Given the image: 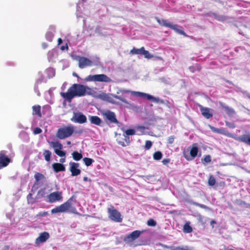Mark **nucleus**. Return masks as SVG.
<instances>
[{
	"mask_svg": "<svg viewBox=\"0 0 250 250\" xmlns=\"http://www.w3.org/2000/svg\"><path fill=\"white\" fill-rule=\"evenodd\" d=\"M86 80L88 81L110 83L112 80L105 74H96L89 75Z\"/></svg>",
	"mask_w": 250,
	"mask_h": 250,
	"instance_id": "nucleus-5",
	"label": "nucleus"
},
{
	"mask_svg": "<svg viewBox=\"0 0 250 250\" xmlns=\"http://www.w3.org/2000/svg\"><path fill=\"white\" fill-rule=\"evenodd\" d=\"M104 117L108 120L111 123L118 124V121L116 117L115 114L110 110L106 111L103 114Z\"/></svg>",
	"mask_w": 250,
	"mask_h": 250,
	"instance_id": "nucleus-17",
	"label": "nucleus"
},
{
	"mask_svg": "<svg viewBox=\"0 0 250 250\" xmlns=\"http://www.w3.org/2000/svg\"><path fill=\"white\" fill-rule=\"evenodd\" d=\"M216 222L215 220H212L211 222H210V225L212 226V228H213V225L216 224Z\"/></svg>",
	"mask_w": 250,
	"mask_h": 250,
	"instance_id": "nucleus-57",
	"label": "nucleus"
},
{
	"mask_svg": "<svg viewBox=\"0 0 250 250\" xmlns=\"http://www.w3.org/2000/svg\"><path fill=\"white\" fill-rule=\"evenodd\" d=\"M31 196H32V194H31V193H30L29 194H28V196H27V199H28L29 197V196H30V197H31Z\"/></svg>",
	"mask_w": 250,
	"mask_h": 250,
	"instance_id": "nucleus-63",
	"label": "nucleus"
},
{
	"mask_svg": "<svg viewBox=\"0 0 250 250\" xmlns=\"http://www.w3.org/2000/svg\"><path fill=\"white\" fill-rule=\"evenodd\" d=\"M52 167L54 171L56 173L61 171H64L65 170L64 166L63 164L59 163H55L53 164Z\"/></svg>",
	"mask_w": 250,
	"mask_h": 250,
	"instance_id": "nucleus-22",
	"label": "nucleus"
},
{
	"mask_svg": "<svg viewBox=\"0 0 250 250\" xmlns=\"http://www.w3.org/2000/svg\"><path fill=\"white\" fill-rule=\"evenodd\" d=\"M34 178L36 183H38L40 180L45 179V176L40 172H36L34 175Z\"/></svg>",
	"mask_w": 250,
	"mask_h": 250,
	"instance_id": "nucleus-30",
	"label": "nucleus"
},
{
	"mask_svg": "<svg viewBox=\"0 0 250 250\" xmlns=\"http://www.w3.org/2000/svg\"><path fill=\"white\" fill-rule=\"evenodd\" d=\"M70 168L69 170L71 172V175L72 176H76L80 174L81 170L78 168L79 167V164L75 162H70Z\"/></svg>",
	"mask_w": 250,
	"mask_h": 250,
	"instance_id": "nucleus-16",
	"label": "nucleus"
},
{
	"mask_svg": "<svg viewBox=\"0 0 250 250\" xmlns=\"http://www.w3.org/2000/svg\"><path fill=\"white\" fill-rule=\"evenodd\" d=\"M124 139L123 140H124L125 142L126 143V146H128L130 143L129 137H128L127 135H124Z\"/></svg>",
	"mask_w": 250,
	"mask_h": 250,
	"instance_id": "nucleus-48",
	"label": "nucleus"
},
{
	"mask_svg": "<svg viewBox=\"0 0 250 250\" xmlns=\"http://www.w3.org/2000/svg\"><path fill=\"white\" fill-rule=\"evenodd\" d=\"M147 225L148 226L154 227L156 225V222L153 219H149L147 221Z\"/></svg>",
	"mask_w": 250,
	"mask_h": 250,
	"instance_id": "nucleus-40",
	"label": "nucleus"
},
{
	"mask_svg": "<svg viewBox=\"0 0 250 250\" xmlns=\"http://www.w3.org/2000/svg\"><path fill=\"white\" fill-rule=\"evenodd\" d=\"M94 90L87 85L74 83L69 87L66 92H61V97L66 102H71L75 97H81L85 95H93Z\"/></svg>",
	"mask_w": 250,
	"mask_h": 250,
	"instance_id": "nucleus-1",
	"label": "nucleus"
},
{
	"mask_svg": "<svg viewBox=\"0 0 250 250\" xmlns=\"http://www.w3.org/2000/svg\"><path fill=\"white\" fill-rule=\"evenodd\" d=\"M65 159L64 158H61L60 160V162L61 163H62L65 162Z\"/></svg>",
	"mask_w": 250,
	"mask_h": 250,
	"instance_id": "nucleus-58",
	"label": "nucleus"
},
{
	"mask_svg": "<svg viewBox=\"0 0 250 250\" xmlns=\"http://www.w3.org/2000/svg\"><path fill=\"white\" fill-rule=\"evenodd\" d=\"M202 115L207 119H209L213 117V110L208 107H204L200 104H197Z\"/></svg>",
	"mask_w": 250,
	"mask_h": 250,
	"instance_id": "nucleus-11",
	"label": "nucleus"
},
{
	"mask_svg": "<svg viewBox=\"0 0 250 250\" xmlns=\"http://www.w3.org/2000/svg\"><path fill=\"white\" fill-rule=\"evenodd\" d=\"M152 142L150 141H146L145 143V148L146 149H149L152 146Z\"/></svg>",
	"mask_w": 250,
	"mask_h": 250,
	"instance_id": "nucleus-42",
	"label": "nucleus"
},
{
	"mask_svg": "<svg viewBox=\"0 0 250 250\" xmlns=\"http://www.w3.org/2000/svg\"><path fill=\"white\" fill-rule=\"evenodd\" d=\"M42 130L39 127L35 128L34 129V131H33V133L35 135L39 134L42 133Z\"/></svg>",
	"mask_w": 250,
	"mask_h": 250,
	"instance_id": "nucleus-45",
	"label": "nucleus"
},
{
	"mask_svg": "<svg viewBox=\"0 0 250 250\" xmlns=\"http://www.w3.org/2000/svg\"><path fill=\"white\" fill-rule=\"evenodd\" d=\"M142 55H144L146 59H151L153 57V56L150 55L148 51L146 50L145 48L143 51Z\"/></svg>",
	"mask_w": 250,
	"mask_h": 250,
	"instance_id": "nucleus-38",
	"label": "nucleus"
},
{
	"mask_svg": "<svg viewBox=\"0 0 250 250\" xmlns=\"http://www.w3.org/2000/svg\"><path fill=\"white\" fill-rule=\"evenodd\" d=\"M112 95L114 98L120 100L124 103L128 104L127 100L125 99L124 98H123L120 96H118V95Z\"/></svg>",
	"mask_w": 250,
	"mask_h": 250,
	"instance_id": "nucleus-37",
	"label": "nucleus"
},
{
	"mask_svg": "<svg viewBox=\"0 0 250 250\" xmlns=\"http://www.w3.org/2000/svg\"><path fill=\"white\" fill-rule=\"evenodd\" d=\"M197 219L202 225H204L207 222L206 219L200 214L197 215Z\"/></svg>",
	"mask_w": 250,
	"mask_h": 250,
	"instance_id": "nucleus-32",
	"label": "nucleus"
},
{
	"mask_svg": "<svg viewBox=\"0 0 250 250\" xmlns=\"http://www.w3.org/2000/svg\"><path fill=\"white\" fill-rule=\"evenodd\" d=\"M148 100H151L153 102L156 103H161V104H164V100L160 99L158 97H154L150 95H149V96H148Z\"/></svg>",
	"mask_w": 250,
	"mask_h": 250,
	"instance_id": "nucleus-26",
	"label": "nucleus"
},
{
	"mask_svg": "<svg viewBox=\"0 0 250 250\" xmlns=\"http://www.w3.org/2000/svg\"><path fill=\"white\" fill-rule=\"evenodd\" d=\"M32 115H37L39 117H42L41 106L39 105H35L32 106Z\"/></svg>",
	"mask_w": 250,
	"mask_h": 250,
	"instance_id": "nucleus-24",
	"label": "nucleus"
},
{
	"mask_svg": "<svg viewBox=\"0 0 250 250\" xmlns=\"http://www.w3.org/2000/svg\"><path fill=\"white\" fill-rule=\"evenodd\" d=\"M72 156L73 159L77 161L80 160L83 158L82 154L77 151L73 152Z\"/></svg>",
	"mask_w": 250,
	"mask_h": 250,
	"instance_id": "nucleus-28",
	"label": "nucleus"
},
{
	"mask_svg": "<svg viewBox=\"0 0 250 250\" xmlns=\"http://www.w3.org/2000/svg\"><path fill=\"white\" fill-rule=\"evenodd\" d=\"M68 48V47L67 44H66L65 46L62 45V46L61 47V49L62 50H64L65 49H67Z\"/></svg>",
	"mask_w": 250,
	"mask_h": 250,
	"instance_id": "nucleus-53",
	"label": "nucleus"
},
{
	"mask_svg": "<svg viewBox=\"0 0 250 250\" xmlns=\"http://www.w3.org/2000/svg\"><path fill=\"white\" fill-rule=\"evenodd\" d=\"M144 48V47H142L140 49H137L135 47H133V49L130 50V53L132 55H134V54L142 55V53H143Z\"/></svg>",
	"mask_w": 250,
	"mask_h": 250,
	"instance_id": "nucleus-27",
	"label": "nucleus"
},
{
	"mask_svg": "<svg viewBox=\"0 0 250 250\" xmlns=\"http://www.w3.org/2000/svg\"><path fill=\"white\" fill-rule=\"evenodd\" d=\"M245 95V97L246 98H248V99H250V93H247L246 92L243 93Z\"/></svg>",
	"mask_w": 250,
	"mask_h": 250,
	"instance_id": "nucleus-52",
	"label": "nucleus"
},
{
	"mask_svg": "<svg viewBox=\"0 0 250 250\" xmlns=\"http://www.w3.org/2000/svg\"><path fill=\"white\" fill-rule=\"evenodd\" d=\"M236 140L250 146V134L240 135Z\"/></svg>",
	"mask_w": 250,
	"mask_h": 250,
	"instance_id": "nucleus-21",
	"label": "nucleus"
},
{
	"mask_svg": "<svg viewBox=\"0 0 250 250\" xmlns=\"http://www.w3.org/2000/svg\"><path fill=\"white\" fill-rule=\"evenodd\" d=\"M71 121L76 123L83 124L86 122V116L81 112H74Z\"/></svg>",
	"mask_w": 250,
	"mask_h": 250,
	"instance_id": "nucleus-9",
	"label": "nucleus"
},
{
	"mask_svg": "<svg viewBox=\"0 0 250 250\" xmlns=\"http://www.w3.org/2000/svg\"><path fill=\"white\" fill-rule=\"evenodd\" d=\"M11 162V159L5 155V151L0 152V169L6 167Z\"/></svg>",
	"mask_w": 250,
	"mask_h": 250,
	"instance_id": "nucleus-13",
	"label": "nucleus"
},
{
	"mask_svg": "<svg viewBox=\"0 0 250 250\" xmlns=\"http://www.w3.org/2000/svg\"><path fill=\"white\" fill-rule=\"evenodd\" d=\"M175 138V137L173 135L169 136L167 139V143L169 144H173L174 143Z\"/></svg>",
	"mask_w": 250,
	"mask_h": 250,
	"instance_id": "nucleus-44",
	"label": "nucleus"
},
{
	"mask_svg": "<svg viewBox=\"0 0 250 250\" xmlns=\"http://www.w3.org/2000/svg\"><path fill=\"white\" fill-rule=\"evenodd\" d=\"M83 180H84V181H87V177H83Z\"/></svg>",
	"mask_w": 250,
	"mask_h": 250,
	"instance_id": "nucleus-60",
	"label": "nucleus"
},
{
	"mask_svg": "<svg viewBox=\"0 0 250 250\" xmlns=\"http://www.w3.org/2000/svg\"><path fill=\"white\" fill-rule=\"evenodd\" d=\"M9 246H5L1 250H9Z\"/></svg>",
	"mask_w": 250,
	"mask_h": 250,
	"instance_id": "nucleus-55",
	"label": "nucleus"
},
{
	"mask_svg": "<svg viewBox=\"0 0 250 250\" xmlns=\"http://www.w3.org/2000/svg\"><path fill=\"white\" fill-rule=\"evenodd\" d=\"M197 146L198 145L196 143L192 145V146L190 150V156L186 151L184 150L183 151V156L187 160L191 161L197 156L198 152V148Z\"/></svg>",
	"mask_w": 250,
	"mask_h": 250,
	"instance_id": "nucleus-8",
	"label": "nucleus"
},
{
	"mask_svg": "<svg viewBox=\"0 0 250 250\" xmlns=\"http://www.w3.org/2000/svg\"><path fill=\"white\" fill-rule=\"evenodd\" d=\"M170 161V159H169V158H166V159H164L162 162L163 163V165H167L168 163H169Z\"/></svg>",
	"mask_w": 250,
	"mask_h": 250,
	"instance_id": "nucleus-49",
	"label": "nucleus"
},
{
	"mask_svg": "<svg viewBox=\"0 0 250 250\" xmlns=\"http://www.w3.org/2000/svg\"><path fill=\"white\" fill-rule=\"evenodd\" d=\"M89 120L92 124L97 125H101L102 120L97 116H89Z\"/></svg>",
	"mask_w": 250,
	"mask_h": 250,
	"instance_id": "nucleus-23",
	"label": "nucleus"
},
{
	"mask_svg": "<svg viewBox=\"0 0 250 250\" xmlns=\"http://www.w3.org/2000/svg\"><path fill=\"white\" fill-rule=\"evenodd\" d=\"M219 104L221 107L224 110L226 113L229 116H232L235 113V111L233 108L226 105L222 102H219Z\"/></svg>",
	"mask_w": 250,
	"mask_h": 250,
	"instance_id": "nucleus-20",
	"label": "nucleus"
},
{
	"mask_svg": "<svg viewBox=\"0 0 250 250\" xmlns=\"http://www.w3.org/2000/svg\"><path fill=\"white\" fill-rule=\"evenodd\" d=\"M206 163H208L211 162V157L210 155H206L203 160Z\"/></svg>",
	"mask_w": 250,
	"mask_h": 250,
	"instance_id": "nucleus-43",
	"label": "nucleus"
},
{
	"mask_svg": "<svg viewBox=\"0 0 250 250\" xmlns=\"http://www.w3.org/2000/svg\"><path fill=\"white\" fill-rule=\"evenodd\" d=\"M66 144H67V145H70L71 144V142L70 141H67Z\"/></svg>",
	"mask_w": 250,
	"mask_h": 250,
	"instance_id": "nucleus-61",
	"label": "nucleus"
},
{
	"mask_svg": "<svg viewBox=\"0 0 250 250\" xmlns=\"http://www.w3.org/2000/svg\"><path fill=\"white\" fill-rule=\"evenodd\" d=\"M76 59L79 62V67L82 69L93 64L92 61L84 57L77 56Z\"/></svg>",
	"mask_w": 250,
	"mask_h": 250,
	"instance_id": "nucleus-10",
	"label": "nucleus"
},
{
	"mask_svg": "<svg viewBox=\"0 0 250 250\" xmlns=\"http://www.w3.org/2000/svg\"><path fill=\"white\" fill-rule=\"evenodd\" d=\"M74 133L75 126L70 124L59 128L56 133V136L60 140H64L71 137Z\"/></svg>",
	"mask_w": 250,
	"mask_h": 250,
	"instance_id": "nucleus-3",
	"label": "nucleus"
},
{
	"mask_svg": "<svg viewBox=\"0 0 250 250\" xmlns=\"http://www.w3.org/2000/svg\"><path fill=\"white\" fill-rule=\"evenodd\" d=\"M107 211L109 214V218L111 220L119 223L122 221L121 213L113 206H111L108 208Z\"/></svg>",
	"mask_w": 250,
	"mask_h": 250,
	"instance_id": "nucleus-6",
	"label": "nucleus"
},
{
	"mask_svg": "<svg viewBox=\"0 0 250 250\" xmlns=\"http://www.w3.org/2000/svg\"><path fill=\"white\" fill-rule=\"evenodd\" d=\"M83 161L84 163V164L87 167L90 166L94 162L93 159H92L91 158H87V157L84 158L83 159Z\"/></svg>",
	"mask_w": 250,
	"mask_h": 250,
	"instance_id": "nucleus-33",
	"label": "nucleus"
},
{
	"mask_svg": "<svg viewBox=\"0 0 250 250\" xmlns=\"http://www.w3.org/2000/svg\"><path fill=\"white\" fill-rule=\"evenodd\" d=\"M49 234L48 232L44 231L40 234L39 236L35 240V244L39 245L41 243H43L46 241L49 238Z\"/></svg>",
	"mask_w": 250,
	"mask_h": 250,
	"instance_id": "nucleus-18",
	"label": "nucleus"
},
{
	"mask_svg": "<svg viewBox=\"0 0 250 250\" xmlns=\"http://www.w3.org/2000/svg\"><path fill=\"white\" fill-rule=\"evenodd\" d=\"M170 248L171 250H181V247H170Z\"/></svg>",
	"mask_w": 250,
	"mask_h": 250,
	"instance_id": "nucleus-51",
	"label": "nucleus"
},
{
	"mask_svg": "<svg viewBox=\"0 0 250 250\" xmlns=\"http://www.w3.org/2000/svg\"><path fill=\"white\" fill-rule=\"evenodd\" d=\"M48 214V212L47 211L41 212L37 215V217H38V216L43 217Z\"/></svg>",
	"mask_w": 250,
	"mask_h": 250,
	"instance_id": "nucleus-47",
	"label": "nucleus"
},
{
	"mask_svg": "<svg viewBox=\"0 0 250 250\" xmlns=\"http://www.w3.org/2000/svg\"><path fill=\"white\" fill-rule=\"evenodd\" d=\"M194 205H195L196 206H199L200 208H206V206L205 205H203V204H198V203H194Z\"/></svg>",
	"mask_w": 250,
	"mask_h": 250,
	"instance_id": "nucleus-50",
	"label": "nucleus"
},
{
	"mask_svg": "<svg viewBox=\"0 0 250 250\" xmlns=\"http://www.w3.org/2000/svg\"><path fill=\"white\" fill-rule=\"evenodd\" d=\"M157 22L161 26H165L170 28L174 30L177 33L182 35L185 37H188L186 33L181 29L182 28L181 26H179L177 24H172L170 22L167 21V20L164 19H160L157 17L155 18Z\"/></svg>",
	"mask_w": 250,
	"mask_h": 250,
	"instance_id": "nucleus-4",
	"label": "nucleus"
},
{
	"mask_svg": "<svg viewBox=\"0 0 250 250\" xmlns=\"http://www.w3.org/2000/svg\"><path fill=\"white\" fill-rule=\"evenodd\" d=\"M45 38L48 41L51 42L54 38V34L50 31L47 32L46 33Z\"/></svg>",
	"mask_w": 250,
	"mask_h": 250,
	"instance_id": "nucleus-35",
	"label": "nucleus"
},
{
	"mask_svg": "<svg viewBox=\"0 0 250 250\" xmlns=\"http://www.w3.org/2000/svg\"><path fill=\"white\" fill-rule=\"evenodd\" d=\"M131 93H132L134 96L145 98L147 99H148V96H149V95L148 94H146V93H143V92H141L133 91V92H131Z\"/></svg>",
	"mask_w": 250,
	"mask_h": 250,
	"instance_id": "nucleus-31",
	"label": "nucleus"
},
{
	"mask_svg": "<svg viewBox=\"0 0 250 250\" xmlns=\"http://www.w3.org/2000/svg\"><path fill=\"white\" fill-rule=\"evenodd\" d=\"M73 75L75 76V77H78V75L77 74L75 73H74L73 74Z\"/></svg>",
	"mask_w": 250,
	"mask_h": 250,
	"instance_id": "nucleus-62",
	"label": "nucleus"
},
{
	"mask_svg": "<svg viewBox=\"0 0 250 250\" xmlns=\"http://www.w3.org/2000/svg\"><path fill=\"white\" fill-rule=\"evenodd\" d=\"M226 125L231 128H234L235 127V125L234 124L232 123H230L228 122H226Z\"/></svg>",
	"mask_w": 250,
	"mask_h": 250,
	"instance_id": "nucleus-46",
	"label": "nucleus"
},
{
	"mask_svg": "<svg viewBox=\"0 0 250 250\" xmlns=\"http://www.w3.org/2000/svg\"><path fill=\"white\" fill-rule=\"evenodd\" d=\"M110 94L105 93H102L98 96V97L100 99L108 102L112 104H115L114 99L110 96Z\"/></svg>",
	"mask_w": 250,
	"mask_h": 250,
	"instance_id": "nucleus-19",
	"label": "nucleus"
},
{
	"mask_svg": "<svg viewBox=\"0 0 250 250\" xmlns=\"http://www.w3.org/2000/svg\"><path fill=\"white\" fill-rule=\"evenodd\" d=\"M139 128H141L144 129L145 127L144 126H140V127H139Z\"/></svg>",
	"mask_w": 250,
	"mask_h": 250,
	"instance_id": "nucleus-64",
	"label": "nucleus"
},
{
	"mask_svg": "<svg viewBox=\"0 0 250 250\" xmlns=\"http://www.w3.org/2000/svg\"><path fill=\"white\" fill-rule=\"evenodd\" d=\"M43 155L46 161L49 162L50 161L51 152L49 150H44Z\"/></svg>",
	"mask_w": 250,
	"mask_h": 250,
	"instance_id": "nucleus-29",
	"label": "nucleus"
},
{
	"mask_svg": "<svg viewBox=\"0 0 250 250\" xmlns=\"http://www.w3.org/2000/svg\"><path fill=\"white\" fill-rule=\"evenodd\" d=\"M124 137H119L117 139V141L119 145L122 146H125L126 145L125 144V140H123Z\"/></svg>",
	"mask_w": 250,
	"mask_h": 250,
	"instance_id": "nucleus-39",
	"label": "nucleus"
},
{
	"mask_svg": "<svg viewBox=\"0 0 250 250\" xmlns=\"http://www.w3.org/2000/svg\"><path fill=\"white\" fill-rule=\"evenodd\" d=\"M48 198L50 203L61 201L62 199V192L61 191L52 192L48 195Z\"/></svg>",
	"mask_w": 250,
	"mask_h": 250,
	"instance_id": "nucleus-14",
	"label": "nucleus"
},
{
	"mask_svg": "<svg viewBox=\"0 0 250 250\" xmlns=\"http://www.w3.org/2000/svg\"><path fill=\"white\" fill-rule=\"evenodd\" d=\"M190 222H187L183 226V231L185 233H188L192 231L193 229L192 227L190 226Z\"/></svg>",
	"mask_w": 250,
	"mask_h": 250,
	"instance_id": "nucleus-25",
	"label": "nucleus"
},
{
	"mask_svg": "<svg viewBox=\"0 0 250 250\" xmlns=\"http://www.w3.org/2000/svg\"><path fill=\"white\" fill-rule=\"evenodd\" d=\"M121 92L123 93H130L131 92L130 90H122L120 91Z\"/></svg>",
	"mask_w": 250,
	"mask_h": 250,
	"instance_id": "nucleus-54",
	"label": "nucleus"
},
{
	"mask_svg": "<svg viewBox=\"0 0 250 250\" xmlns=\"http://www.w3.org/2000/svg\"><path fill=\"white\" fill-rule=\"evenodd\" d=\"M210 128L213 132L222 134L229 137L234 138L233 135L225 128H218L211 126H210Z\"/></svg>",
	"mask_w": 250,
	"mask_h": 250,
	"instance_id": "nucleus-15",
	"label": "nucleus"
},
{
	"mask_svg": "<svg viewBox=\"0 0 250 250\" xmlns=\"http://www.w3.org/2000/svg\"><path fill=\"white\" fill-rule=\"evenodd\" d=\"M75 198L74 196H71L65 202L53 208L51 212L52 214L72 211L73 209H75L73 207V202H75Z\"/></svg>",
	"mask_w": 250,
	"mask_h": 250,
	"instance_id": "nucleus-2",
	"label": "nucleus"
},
{
	"mask_svg": "<svg viewBox=\"0 0 250 250\" xmlns=\"http://www.w3.org/2000/svg\"><path fill=\"white\" fill-rule=\"evenodd\" d=\"M163 156L162 153L161 151H158L155 152L153 155V159L155 160L158 161L162 159Z\"/></svg>",
	"mask_w": 250,
	"mask_h": 250,
	"instance_id": "nucleus-34",
	"label": "nucleus"
},
{
	"mask_svg": "<svg viewBox=\"0 0 250 250\" xmlns=\"http://www.w3.org/2000/svg\"><path fill=\"white\" fill-rule=\"evenodd\" d=\"M51 146L54 149L55 153L60 157H65L66 153L65 151L62 150V144L58 141L49 142Z\"/></svg>",
	"mask_w": 250,
	"mask_h": 250,
	"instance_id": "nucleus-7",
	"label": "nucleus"
},
{
	"mask_svg": "<svg viewBox=\"0 0 250 250\" xmlns=\"http://www.w3.org/2000/svg\"><path fill=\"white\" fill-rule=\"evenodd\" d=\"M125 134L127 136L133 135L135 134V131L133 129H128L125 131Z\"/></svg>",
	"mask_w": 250,
	"mask_h": 250,
	"instance_id": "nucleus-41",
	"label": "nucleus"
},
{
	"mask_svg": "<svg viewBox=\"0 0 250 250\" xmlns=\"http://www.w3.org/2000/svg\"><path fill=\"white\" fill-rule=\"evenodd\" d=\"M142 231L140 230H135L129 234L126 235L124 238V241L127 243L131 242L137 239L141 235Z\"/></svg>",
	"mask_w": 250,
	"mask_h": 250,
	"instance_id": "nucleus-12",
	"label": "nucleus"
},
{
	"mask_svg": "<svg viewBox=\"0 0 250 250\" xmlns=\"http://www.w3.org/2000/svg\"><path fill=\"white\" fill-rule=\"evenodd\" d=\"M58 45H60L61 44H62V40L61 38H59L58 39Z\"/></svg>",
	"mask_w": 250,
	"mask_h": 250,
	"instance_id": "nucleus-56",
	"label": "nucleus"
},
{
	"mask_svg": "<svg viewBox=\"0 0 250 250\" xmlns=\"http://www.w3.org/2000/svg\"><path fill=\"white\" fill-rule=\"evenodd\" d=\"M215 178L212 176H210L208 180V184L209 186H213L215 184Z\"/></svg>",
	"mask_w": 250,
	"mask_h": 250,
	"instance_id": "nucleus-36",
	"label": "nucleus"
},
{
	"mask_svg": "<svg viewBox=\"0 0 250 250\" xmlns=\"http://www.w3.org/2000/svg\"><path fill=\"white\" fill-rule=\"evenodd\" d=\"M42 47L45 49L47 47V44L46 43H43L42 44Z\"/></svg>",
	"mask_w": 250,
	"mask_h": 250,
	"instance_id": "nucleus-59",
	"label": "nucleus"
}]
</instances>
